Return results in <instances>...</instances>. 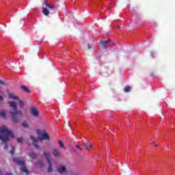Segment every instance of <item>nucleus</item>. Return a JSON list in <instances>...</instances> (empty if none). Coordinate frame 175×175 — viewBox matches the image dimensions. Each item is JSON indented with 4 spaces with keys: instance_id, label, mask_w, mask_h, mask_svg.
Wrapping results in <instances>:
<instances>
[{
    "instance_id": "obj_25",
    "label": "nucleus",
    "mask_w": 175,
    "mask_h": 175,
    "mask_svg": "<svg viewBox=\"0 0 175 175\" xmlns=\"http://www.w3.org/2000/svg\"><path fill=\"white\" fill-rule=\"evenodd\" d=\"M109 42H110V40H105V41H103L102 42L106 44V43H109Z\"/></svg>"
},
{
    "instance_id": "obj_8",
    "label": "nucleus",
    "mask_w": 175,
    "mask_h": 175,
    "mask_svg": "<svg viewBox=\"0 0 175 175\" xmlns=\"http://www.w3.org/2000/svg\"><path fill=\"white\" fill-rule=\"evenodd\" d=\"M30 139H31V140L33 142V146H35V147H36V148H37V150L40 148V146L39 145H38V139H36L35 137L30 135Z\"/></svg>"
},
{
    "instance_id": "obj_23",
    "label": "nucleus",
    "mask_w": 175,
    "mask_h": 175,
    "mask_svg": "<svg viewBox=\"0 0 175 175\" xmlns=\"http://www.w3.org/2000/svg\"><path fill=\"white\" fill-rule=\"evenodd\" d=\"M22 126H23V128H28V124L26 122H23L22 123Z\"/></svg>"
},
{
    "instance_id": "obj_1",
    "label": "nucleus",
    "mask_w": 175,
    "mask_h": 175,
    "mask_svg": "<svg viewBox=\"0 0 175 175\" xmlns=\"http://www.w3.org/2000/svg\"><path fill=\"white\" fill-rule=\"evenodd\" d=\"M9 137H14V135L12 131L8 129L5 126L0 127V140H1V144H4V150H8V142L10 140Z\"/></svg>"
},
{
    "instance_id": "obj_24",
    "label": "nucleus",
    "mask_w": 175,
    "mask_h": 175,
    "mask_svg": "<svg viewBox=\"0 0 175 175\" xmlns=\"http://www.w3.org/2000/svg\"><path fill=\"white\" fill-rule=\"evenodd\" d=\"M0 84H1V85H6V83H5V81H1V80H0Z\"/></svg>"
},
{
    "instance_id": "obj_26",
    "label": "nucleus",
    "mask_w": 175,
    "mask_h": 175,
    "mask_svg": "<svg viewBox=\"0 0 175 175\" xmlns=\"http://www.w3.org/2000/svg\"><path fill=\"white\" fill-rule=\"evenodd\" d=\"M152 144H153L154 147H158V144H155V142H152Z\"/></svg>"
},
{
    "instance_id": "obj_17",
    "label": "nucleus",
    "mask_w": 175,
    "mask_h": 175,
    "mask_svg": "<svg viewBox=\"0 0 175 175\" xmlns=\"http://www.w3.org/2000/svg\"><path fill=\"white\" fill-rule=\"evenodd\" d=\"M131 86L127 85V86H126V87L124 88V92H131Z\"/></svg>"
},
{
    "instance_id": "obj_32",
    "label": "nucleus",
    "mask_w": 175,
    "mask_h": 175,
    "mask_svg": "<svg viewBox=\"0 0 175 175\" xmlns=\"http://www.w3.org/2000/svg\"><path fill=\"white\" fill-rule=\"evenodd\" d=\"M5 175H12V173H10V174H7Z\"/></svg>"
},
{
    "instance_id": "obj_4",
    "label": "nucleus",
    "mask_w": 175,
    "mask_h": 175,
    "mask_svg": "<svg viewBox=\"0 0 175 175\" xmlns=\"http://www.w3.org/2000/svg\"><path fill=\"white\" fill-rule=\"evenodd\" d=\"M44 3L46 8H44L42 9V13L44 16H47V17H49V16H50V12L54 10V5L49 4L47 0L45 1Z\"/></svg>"
},
{
    "instance_id": "obj_7",
    "label": "nucleus",
    "mask_w": 175,
    "mask_h": 175,
    "mask_svg": "<svg viewBox=\"0 0 175 175\" xmlns=\"http://www.w3.org/2000/svg\"><path fill=\"white\" fill-rule=\"evenodd\" d=\"M30 113L34 117L39 116V111H38V108L35 107H32L30 108Z\"/></svg>"
},
{
    "instance_id": "obj_2",
    "label": "nucleus",
    "mask_w": 175,
    "mask_h": 175,
    "mask_svg": "<svg viewBox=\"0 0 175 175\" xmlns=\"http://www.w3.org/2000/svg\"><path fill=\"white\" fill-rule=\"evenodd\" d=\"M10 107L12 108L13 111H10V114L12 118L13 122H20L23 118V111L17 109V105L14 101H9Z\"/></svg>"
},
{
    "instance_id": "obj_28",
    "label": "nucleus",
    "mask_w": 175,
    "mask_h": 175,
    "mask_svg": "<svg viewBox=\"0 0 175 175\" xmlns=\"http://www.w3.org/2000/svg\"><path fill=\"white\" fill-rule=\"evenodd\" d=\"M77 148H79V150H83V148H81L79 145L76 146Z\"/></svg>"
},
{
    "instance_id": "obj_27",
    "label": "nucleus",
    "mask_w": 175,
    "mask_h": 175,
    "mask_svg": "<svg viewBox=\"0 0 175 175\" xmlns=\"http://www.w3.org/2000/svg\"><path fill=\"white\" fill-rule=\"evenodd\" d=\"M88 49H92V46H91L90 44H88Z\"/></svg>"
},
{
    "instance_id": "obj_11",
    "label": "nucleus",
    "mask_w": 175,
    "mask_h": 175,
    "mask_svg": "<svg viewBox=\"0 0 175 175\" xmlns=\"http://www.w3.org/2000/svg\"><path fill=\"white\" fill-rule=\"evenodd\" d=\"M10 99H14V100H18V96L14 95L13 93L9 94Z\"/></svg>"
},
{
    "instance_id": "obj_13",
    "label": "nucleus",
    "mask_w": 175,
    "mask_h": 175,
    "mask_svg": "<svg viewBox=\"0 0 175 175\" xmlns=\"http://www.w3.org/2000/svg\"><path fill=\"white\" fill-rule=\"evenodd\" d=\"M57 143L60 148H64V150L66 148V147H65V144H64V142H62V141L59 140Z\"/></svg>"
},
{
    "instance_id": "obj_10",
    "label": "nucleus",
    "mask_w": 175,
    "mask_h": 175,
    "mask_svg": "<svg viewBox=\"0 0 175 175\" xmlns=\"http://www.w3.org/2000/svg\"><path fill=\"white\" fill-rule=\"evenodd\" d=\"M41 136L43 140H50V136L47 133H42Z\"/></svg>"
},
{
    "instance_id": "obj_15",
    "label": "nucleus",
    "mask_w": 175,
    "mask_h": 175,
    "mask_svg": "<svg viewBox=\"0 0 175 175\" xmlns=\"http://www.w3.org/2000/svg\"><path fill=\"white\" fill-rule=\"evenodd\" d=\"M21 88L23 90V91H24V92H29V88L25 85H22Z\"/></svg>"
},
{
    "instance_id": "obj_29",
    "label": "nucleus",
    "mask_w": 175,
    "mask_h": 175,
    "mask_svg": "<svg viewBox=\"0 0 175 175\" xmlns=\"http://www.w3.org/2000/svg\"><path fill=\"white\" fill-rule=\"evenodd\" d=\"M109 46H116V43L114 42L109 43Z\"/></svg>"
},
{
    "instance_id": "obj_6",
    "label": "nucleus",
    "mask_w": 175,
    "mask_h": 175,
    "mask_svg": "<svg viewBox=\"0 0 175 175\" xmlns=\"http://www.w3.org/2000/svg\"><path fill=\"white\" fill-rule=\"evenodd\" d=\"M52 154L55 158H62L63 157L62 152L57 147L52 149Z\"/></svg>"
},
{
    "instance_id": "obj_14",
    "label": "nucleus",
    "mask_w": 175,
    "mask_h": 175,
    "mask_svg": "<svg viewBox=\"0 0 175 175\" xmlns=\"http://www.w3.org/2000/svg\"><path fill=\"white\" fill-rule=\"evenodd\" d=\"M83 146L84 147H86L87 150H91V148H92V145H88V142H83Z\"/></svg>"
},
{
    "instance_id": "obj_16",
    "label": "nucleus",
    "mask_w": 175,
    "mask_h": 175,
    "mask_svg": "<svg viewBox=\"0 0 175 175\" xmlns=\"http://www.w3.org/2000/svg\"><path fill=\"white\" fill-rule=\"evenodd\" d=\"M0 117H1L2 118H6V111L3 110V111L0 113Z\"/></svg>"
},
{
    "instance_id": "obj_30",
    "label": "nucleus",
    "mask_w": 175,
    "mask_h": 175,
    "mask_svg": "<svg viewBox=\"0 0 175 175\" xmlns=\"http://www.w3.org/2000/svg\"><path fill=\"white\" fill-rule=\"evenodd\" d=\"M2 100H3V97H2L1 96H0V103H1V102H2Z\"/></svg>"
},
{
    "instance_id": "obj_19",
    "label": "nucleus",
    "mask_w": 175,
    "mask_h": 175,
    "mask_svg": "<svg viewBox=\"0 0 175 175\" xmlns=\"http://www.w3.org/2000/svg\"><path fill=\"white\" fill-rule=\"evenodd\" d=\"M102 49H109V46L105 44V42H100Z\"/></svg>"
},
{
    "instance_id": "obj_12",
    "label": "nucleus",
    "mask_w": 175,
    "mask_h": 175,
    "mask_svg": "<svg viewBox=\"0 0 175 175\" xmlns=\"http://www.w3.org/2000/svg\"><path fill=\"white\" fill-rule=\"evenodd\" d=\"M29 157H30V158H32V159H36L38 156L33 152H30L29 153Z\"/></svg>"
},
{
    "instance_id": "obj_20",
    "label": "nucleus",
    "mask_w": 175,
    "mask_h": 175,
    "mask_svg": "<svg viewBox=\"0 0 175 175\" xmlns=\"http://www.w3.org/2000/svg\"><path fill=\"white\" fill-rule=\"evenodd\" d=\"M18 102H19V106H20L21 107H24V105H25L24 101H23V100L18 99Z\"/></svg>"
},
{
    "instance_id": "obj_22",
    "label": "nucleus",
    "mask_w": 175,
    "mask_h": 175,
    "mask_svg": "<svg viewBox=\"0 0 175 175\" xmlns=\"http://www.w3.org/2000/svg\"><path fill=\"white\" fill-rule=\"evenodd\" d=\"M16 141L18 142V143H20L21 144H22L23 138H16Z\"/></svg>"
},
{
    "instance_id": "obj_5",
    "label": "nucleus",
    "mask_w": 175,
    "mask_h": 175,
    "mask_svg": "<svg viewBox=\"0 0 175 175\" xmlns=\"http://www.w3.org/2000/svg\"><path fill=\"white\" fill-rule=\"evenodd\" d=\"M44 156L45 157L46 162L49 165L47 172H49V173H51L53 172V165L51 164V161H50L51 155L50 154V152H44Z\"/></svg>"
},
{
    "instance_id": "obj_3",
    "label": "nucleus",
    "mask_w": 175,
    "mask_h": 175,
    "mask_svg": "<svg viewBox=\"0 0 175 175\" xmlns=\"http://www.w3.org/2000/svg\"><path fill=\"white\" fill-rule=\"evenodd\" d=\"M13 161L14 162H15V163H17V165H20L21 166H22L21 168V172H22V173H25L26 175L29 174V172L27 169V167L24 166L25 165V161L20 160L18 157H14L13 159Z\"/></svg>"
},
{
    "instance_id": "obj_33",
    "label": "nucleus",
    "mask_w": 175,
    "mask_h": 175,
    "mask_svg": "<svg viewBox=\"0 0 175 175\" xmlns=\"http://www.w3.org/2000/svg\"><path fill=\"white\" fill-rule=\"evenodd\" d=\"M117 27H118V28H121V27H120V26H118V25L117 26Z\"/></svg>"
},
{
    "instance_id": "obj_21",
    "label": "nucleus",
    "mask_w": 175,
    "mask_h": 175,
    "mask_svg": "<svg viewBox=\"0 0 175 175\" xmlns=\"http://www.w3.org/2000/svg\"><path fill=\"white\" fill-rule=\"evenodd\" d=\"M10 153L12 154V155H13V154H14V146H11Z\"/></svg>"
},
{
    "instance_id": "obj_31",
    "label": "nucleus",
    "mask_w": 175,
    "mask_h": 175,
    "mask_svg": "<svg viewBox=\"0 0 175 175\" xmlns=\"http://www.w3.org/2000/svg\"><path fill=\"white\" fill-rule=\"evenodd\" d=\"M3 172H2L1 170H0V175H3Z\"/></svg>"
},
{
    "instance_id": "obj_18",
    "label": "nucleus",
    "mask_w": 175,
    "mask_h": 175,
    "mask_svg": "<svg viewBox=\"0 0 175 175\" xmlns=\"http://www.w3.org/2000/svg\"><path fill=\"white\" fill-rule=\"evenodd\" d=\"M36 165H37L38 167H43V166H44L43 162H42V161L37 162Z\"/></svg>"
},
{
    "instance_id": "obj_9",
    "label": "nucleus",
    "mask_w": 175,
    "mask_h": 175,
    "mask_svg": "<svg viewBox=\"0 0 175 175\" xmlns=\"http://www.w3.org/2000/svg\"><path fill=\"white\" fill-rule=\"evenodd\" d=\"M57 172H59L61 174L64 173V172H66V167L64 165H59L57 167Z\"/></svg>"
}]
</instances>
